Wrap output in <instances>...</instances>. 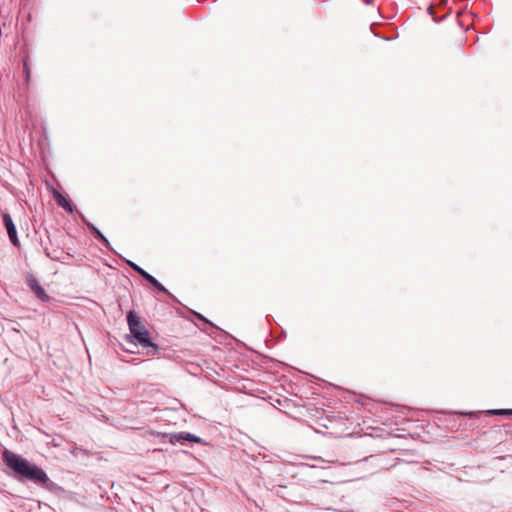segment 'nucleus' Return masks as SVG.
I'll list each match as a JSON object with an SVG mask.
<instances>
[{
    "label": "nucleus",
    "mask_w": 512,
    "mask_h": 512,
    "mask_svg": "<svg viewBox=\"0 0 512 512\" xmlns=\"http://www.w3.org/2000/svg\"><path fill=\"white\" fill-rule=\"evenodd\" d=\"M29 288L34 292L36 297L43 302H49L50 296L45 292L44 288L38 283V281L30 277L27 281Z\"/></svg>",
    "instance_id": "obj_4"
},
{
    "label": "nucleus",
    "mask_w": 512,
    "mask_h": 512,
    "mask_svg": "<svg viewBox=\"0 0 512 512\" xmlns=\"http://www.w3.org/2000/svg\"><path fill=\"white\" fill-rule=\"evenodd\" d=\"M127 264L136 272L138 273L140 276L145 273V270L143 268H141L140 266H138L136 263L132 262V261H127Z\"/></svg>",
    "instance_id": "obj_9"
},
{
    "label": "nucleus",
    "mask_w": 512,
    "mask_h": 512,
    "mask_svg": "<svg viewBox=\"0 0 512 512\" xmlns=\"http://www.w3.org/2000/svg\"><path fill=\"white\" fill-rule=\"evenodd\" d=\"M54 199L57 202V204L63 208L66 212L72 213L73 212V205L69 199H67L65 196H63L60 192L55 191L54 192Z\"/></svg>",
    "instance_id": "obj_7"
},
{
    "label": "nucleus",
    "mask_w": 512,
    "mask_h": 512,
    "mask_svg": "<svg viewBox=\"0 0 512 512\" xmlns=\"http://www.w3.org/2000/svg\"><path fill=\"white\" fill-rule=\"evenodd\" d=\"M147 282H149L155 289H157L160 292L169 294L168 290L151 274H149L147 271L141 275Z\"/></svg>",
    "instance_id": "obj_8"
},
{
    "label": "nucleus",
    "mask_w": 512,
    "mask_h": 512,
    "mask_svg": "<svg viewBox=\"0 0 512 512\" xmlns=\"http://www.w3.org/2000/svg\"><path fill=\"white\" fill-rule=\"evenodd\" d=\"M2 217H3L4 226L7 230V234H8V237H9L11 243L14 246H18L19 239L17 236V230H16L15 224H14L10 214L8 212H3Z\"/></svg>",
    "instance_id": "obj_3"
},
{
    "label": "nucleus",
    "mask_w": 512,
    "mask_h": 512,
    "mask_svg": "<svg viewBox=\"0 0 512 512\" xmlns=\"http://www.w3.org/2000/svg\"><path fill=\"white\" fill-rule=\"evenodd\" d=\"M494 415H512V409H498L491 411Z\"/></svg>",
    "instance_id": "obj_10"
},
{
    "label": "nucleus",
    "mask_w": 512,
    "mask_h": 512,
    "mask_svg": "<svg viewBox=\"0 0 512 512\" xmlns=\"http://www.w3.org/2000/svg\"><path fill=\"white\" fill-rule=\"evenodd\" d=\"M2 458L7 467L16 474L18 480H28L47 489L54 485L41 467L22 456L5 449Z\"/></svg>",
    "instance_id": "obj_1"
},
{
    "label": "nucleus",
    "mask_w": 512,
    "mask_h": 512,
    "mask_svg": "<svg viewBox=\"0 0 512 512\" xmlns=\"http://www.w3.org/2000/svg\"><path fill=\"white\" fill-rule=\"evenodd\" d=\"M169 440L171 443L183 442V441L199 443L201 441V439L199 437H197L194 434L188 433V432H180V433L170 434Z\"/></svg>",
    "instance_id": "obj_5"
},
{
    "label": "nucleus",
    "mask_w": 512,
    "mask_h": 512,
    "mask_svg": "<svg viewBox=\"0 0 512 512\" xmlns=\"http://www.w3.org/2000/svg\"><path fill=\"white\" fill-rule=\"evenodd\" d=\"M84 222L86 223L87 227L93 234L94 238L97 239L103 246L110 249V242L103 235V233L97 227H95L92 223L87 222L85 219H84Z\"/></svg>",
    "instance_id": "obj_6"
},
{
    "label": "nucleus",
    "mask_w": 512,
    "mask_h": 512,
    "mask_svg": "<svg viewBox=\"0 0 512 512\" xmlns=\"http://www.w3.org/2000/svg\"><path fill=\"white\" fill-rule=\"evenodd\" d=\"M127 323L132 338L142 347L148 348L147 355L155 356L160 353L159 345L151 341L149 331L134 310L128 312Z\"/></svg>",
    "instance_id": "obj_2"
}]
</instances>
